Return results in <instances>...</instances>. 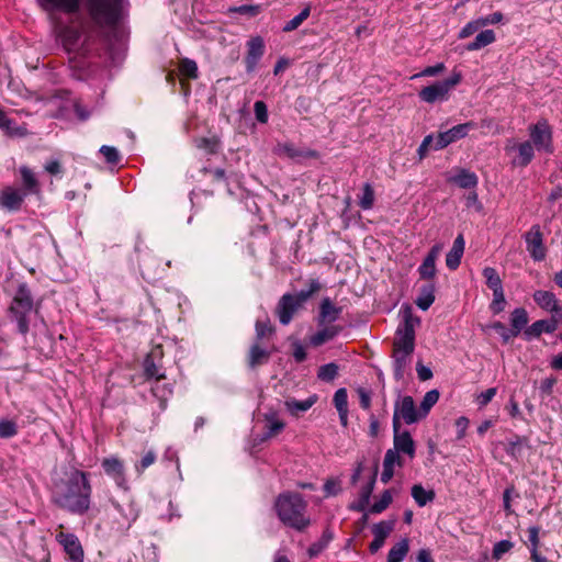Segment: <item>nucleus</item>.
<instances>
[{
	"instance_id": "f704fd0d",
	"label": "nucleus",
	"mask_w": 562,
	"mask_h": 562,
	"mask_svg": "<svg viewBox=\"0 0 562 562\" xmlns=\"http://www.w3.org/2000/svg\"><path fill=\"white\" fill-rule=\"evenodd\" d=\"M495 33L493 30H485L480 32L473 42L467 45L468 50H479L493 42H495Z\"/></svg>"
},
{
	"instance_id": "b1692460",
	"label": "nucleus",
	"mask_w": 562,
	"mask_h": 562,
	"mask_svg": "<svg viewBox=\"0 0 562 562\" xmlns=\"http://www.w3.org/2000/svg\"><path fill=\"white\" fill-rule=\"evenodd\" d=\"M464 252V239L462 235H459L452 245V248L446 256V265L450 270H456L461 262V258Z\"/></svg>"
},
{
	"instance_id": "f3484780",
	"label": "nucleus",
	"mask_w": 562,
	"mask_h": 562,
	"mask_svg": "<svg viewBox=\"0 0 562 562\" xmlns=\"http://www.w3.org/2000/svg\"><path fill=\"white\" fill-rule=\"evenodd\" d=\"M301 307L302 306L295 301L293 294L286 293L279 300L276 307V314L282 325H288Z\"/></svg>"
},
{
	"instance_id": "ddd939ff",
	"label": "nucleus",
	"mask_w": 562,
	"mask_h": 562,
	"mask_svg": "<svg viewBox=\"0 0 562 562\" xmlns=\"http://www.w3.org/2000/svg\"><path fill=\"white\" fill-rule=\"evenodd\" d=\"M56 541L63 547L71 562H83V549L76 535L59 531L56 533Z\"/></svg>"
},
{
	"instance_id": "79ce46f5",
	"label": "nucleus",
	"mask_w": 562,
	"mask_h": 562,
	"mask_svg": "<svg viewBox=\"0 0 562 562\" xmlns=\"http://www.w3.org/2000/svg\"><path fill=\"white\" fill-rule=\"evenodd\" d=\"M483 277L486 280V285L493 291L496 292L498 290H503L502 280L496 271V269L492 267H486L483 269Z\"/></svg>"
},
{
	"instance_id": "13d9d810",
	"label": "nucleus",
	"mask_w": 562,
	"mask_h": 562,
	"mask_svg": "<svg viewBox=\"0 0 562 562\" xmlns=\"http://www.w3.org/2000/svg\"><path fill=\"white\" fill-rule=\"evenodd\" d=\"M100 153L109 164H117L121 159L120 153L115 147L103 145L100 148Z\"/></svg>"
},
{
	"instance_id": "338daca9",
	"label": "nucleus",
	"mask_w": 562,
	"mask_h": 562,
	"mask_svg": "<svg viewBox=\"0 0 562 562\" xmlns=\"http://www.w3.org/2000/svg\"><path fill=\"white\" fill-rule=\"evenodd\" d=\"M496 387H490L485 390L484 392L480 393L476 397V402L481 407L486 406L493 397L496 395Z\"/></svg>"
},
{
	"instance_id": "c9c22d12",
	"label": "nucleus",
	"mask_w": 562,
	"mask_h": 562,
	"mask_svg": "<svg viewBox=\"0 0 562 562\" xmlns=\"http://www.w3.org/2000/svg\"><path fill=\"white\" fill-rule=\"evenodd\" d=\"M409 544L407 539L395 543L389 551L387 562H402L408 553Z\"/></svg>"
},
{
	"instance_id": "de8ad7c7",
	"label": "nucleus",
	"mask_w": 562,
	"mask_h": 562,
	"mask_svg": "<svg viewBox=\"0 0 562 562\" xmlns=\"http://www.w3.org/2000/svg\"><path fill=\"white\" fill-rule=\"evenodd\" d=\"M311 13V8H304L297 15L288 21L283 26L284 32H292L296 30L308 16Z\"/></svg>"
},
{
	"instance_id": "f257e3e1",
	"label": "nucleus",
	"mask_w": 562,
	"mask_h": 562,
	"mask_svg": "<svg viewBox=\"0 0 562 562\" xmlns=\"http://www.w3.org/2000/svg\"><path fill=\"white\" fill-rule=\"evenodd\" d=\"M91 485L85 472L72 470L56 481L52 490V502L75 515H83L90 508Z\"/></svg>"
},
{
	"instance_id": "052dcab7",
	"label": "nucleus",
	"mask_w": 562,
	"mask_h": 562,
	"mask_svg": "<svg viewBox=\"0 0 562 562\" xmlns=\"http://www.w3.org/2000/svg\"><path fill=\"white\" fill-rule=\"evenodd\" d=\"M491 311L495 314L501 313L505 307L504 290L493 292V301L491 303Z\"/></svg>"
},
{
	"instance_id": "e433bc0d",
	"label": "nucleus",
	"mask_w": 562,
	"mask_h": 562,
	"mask_svg": "<svg viewBox=\"0 0 562 562\" xmlns=\"http://www.w3.org/2000/svg\"><path fill=\"white\" fill-rule=\"evenodd\" d=\"M528 324V314L525 308H515L510 315V325L516 336L519 335L522 328Z\"/></svg>"
},
{
	"instance_id": "c756f323",
	"label": "nucleus",
	"mask_w": 562,
	"mask_h": 562,
	"mask_svg": "<svg viewBox=\"0 0 562 562\" xmlns=\"http://www.w3.org/2000/svg\"><path fill=\"white\" fill-rule=\"evenodd\" d=\"M317 401V395H312L304 401H297L295 398H288L284 402L285 408L293 416H299L300 413L308 411Z\"/></svg>"
},
{
	"instance_id": "20e7f679",
	"label": "nucleus",
	"mask_w": 562,
	"mask_h": 562,
	"mask_svg": "<svg viewBox=\"0 0 562 562\" xmlns=\"http://www.w3.org/2000/svg\"><path fill=\"white\" fill-rule=\"evenodd\" d=\"M128 0H86L85 10L94 27L115 26L124 15Z\"/></svg>"
},
{
	"instance_id": "cd10ccee",
	"label": "nucleus",
	"mask_w": 562,
	"mask_h": 562,
	"mask_svg": "<svg viewBox=\"0 0 562 562\" xmlns=\"http://www.w3.org/2000/svg\"><path fill=\"white\" fill-rule=\"evenodd\" d=\"M533 300L541 308L554 313H559L561 311L558 300L552 292L541 290L536 291L533 294Z\"/></svg>"
},
{
	"instance_id": "2f4dec72",
	"label": "nucleus",
	"mask_w": 562,
	"mask_h": 562,
	"mask_svg": "<svg viewBox=\"0 0 562 562\" xmlns=\"http://www.w3.org/2000/svg\"><path fill=\"white\" fill-rule=\"evenodd\" d=\"M435 301V284L427 283L420 286L415 304L423 311H427Z\"/></svg>"
},
{
	"instance_id": "8fccbe9b",
	"label": "nucleus",
	"mask_w": 562,
	"mask_h": 562,
	"mask_svg": "<svg viewBox=\"0 0 562 562\" xmlns=\"http://www.w3.org/2000/svg\"><path fill=\"white\" fill-rule=\"evenodd\" d=\"M527 441V438L520 437L518 435H514L505 448L506 452L513 457L514 459H517L520 453V446Z\"/></svg>"
},
{
	"instance_id": "6e6552de",
	"label": "nucleus",
	"mask_w": 562,
	"mask_h": 562,
	"mask_svg": "<svg viewBox=\"0 0 562 562\" xmlns=\"http://www.w3.org/2000/svg\"><path fill=\"white\" fill-rule=\"evenodd\" d=\"M58 38L60 40L63 47L68 53H79L85 55L87 49L85 48L87 36L83 38L81 31L75 26L64 25L59 27Z\"/></svg>"
},
{
	"instance_id": "f8f14e48",
	"label": "nucleus",
	"mask_w": 562,
	"mask_h": 562,
	"mask_svg": "<svg viewBox=\"0 0 562 562\" xmlns=\"http://www.w3.org/2000/svg\"><path fill=\"white\" fill-rule=\"evenodd\" d=\"M82 0H36L38 7L49 13H64L67 15L77 14Z\"/></svg>"
},
{
	"instance_id": "a19ab883",
	"label": "nucleus",
	"mask_w": 562,
	"mask_h": 562,
	"mask_svg": "<svg viewBox=\"0 0 562 562\" xmlns=\"http://www.w3.org/2000/svg\"><path fill=\"white\" fill-rule=\"evenodd\" d=\"M321 283L316 279H312L308 282V286L305 290H301L296 294H293L295 297V301L299 303V305L303 306V304L315 293H317L321 290Z\"/></svg>"
},
{
	"instance_id": "6e6d98bb",
	"label": "nucleus",
	"mask_w": 562,
	"mask_h": 562,
	"mask_svg": "<svg viewBox=\"0 0 562 562\" xmlns=\"http://www.w3.org/2000/svg\"><path fill=\"white\" fill-rule=\"evenodd\" d=\"M514 547V543L509 540H501L493 547L492 555L495 560L502 559V557L509 552Z\"/></svg>"
},
{
	"instance_id": "c85d7f7f",
	"label": "nucleus",
	"mask_w": 562,
	"mask_h": 562,
	"mask_svg": "<svg viewBox=\"0 0 562 562\" xmlns=\"http://www.w3.org/2000/svg\"><path fill=\"white\" fill-rule=\"evenodd\" d=\"M266 426L262 440H267L278 436L285 427V424L278 418L276 413H269L265 415Z\"/></svg>"
},
{
	"instance_id": "6ab92c4d",
	"label": "nucleus",
	"mask_w": 562,
	"mask_h": 562,
	"mask_svg": "<svg viewBox=\"0 0 562 562\" xmlns=\"http://www.w3.org/2000/svg\"><path fill=\"white\" fill-rule=\"evenodd\" d=\"M442 250V245L436 244L434 245L424 261L418 268V273L420 279L431 280L435 278L437 269H436V260L438 259L440 252Z\"/></svg>"
},
{
	"instance_id": "09e8293b",
	"label": "nucleus",
	"mask_w": 562,
	"mask_h": 562,
	"mask_svg": "<svg viewBox=\"0 0 562 562\" xmlns=\"http://www.w3.org/2000/svg\"><path fill=\"white\" fill-rule=\"evenodd\" d=\"M179 70L182 76L188 78L195 79L198 77V65L192 59H181L179 64Z\"/></svg>"
},
{
	"instance_id": "4468645a",
	"label": "nucleus",
	"mask_w": 562,
	"mask_h": 562,
	"mask_svg": "<svg viewBox=\"0 0 562 562\" xmlns=\"http://www.w3.org/2000/svg\"><path fill=\"white\" fill-rule=\"evenodd\" d=\"M113 505L121 516V518L117 520L119 531L125 535L132 525L137 520L139 516V509L134 502H127L125 504L113 502Z\"/></svg>"
},
{
	"instance_id": "72a5a7b5",
	"label": "nucleus",
	"mask_w": 562,
	"mask_h": 562,
	"mask_svg": "<svg viewBox=\"0 0 562 562\" xmlns=\"http://www.w3.org/2000/svg\"><path fill=\"white\" fill-rule=\"evenodd\" d=\"M20 173H21L22 181H23V189H21V190L23 192H27V195L32 194V193H37L40 190L38 181L35 178V175L33 173V171L30 168L23 166L20 168Z\"/></svg>"
},
{
	"instance_id": "393cba45",
	"label": "nucleus",
	"mask_w": 562,
	"mask_h": 562,
	"mask_svg": "<svg viewBox=\"0 0 562 562\" xmlns=\"http://www.w3.org/2000/svg\"><path fill=\"white\" fill-rule=\"evenodd\" d=\"M341 330L342 327L339 325H324V328L311 336L310 344L314 347H319L334 339Z\"/></svg>"
},
{
	"instance_id": "5701e85b",
	"label": "nucleus",
	"mask_w": 562,
	"mask_h": 562,
	"mask_svg": "<svg viewBox=\"0 0 562 562\" xmlns=\"http://www.w3.org/2000/svg\"><path fill=\"white\" fill-rule=\"evenodd\" d=\"M394 432V450L408 454L411 458L415 456V442L408 431L400 432V428L393 429Z\"/></svg>"
},
{
	"instance_id": "3c124183",
	"label": "nucleus",
	"mask_w": 562,
	"mask_h": 562,
	"mask_svg": "<svg viewBox=\"0 0 562 562\" xmlns=\"http://www.w3.org/2000/svg\"><path fill=\"white\" fill-rule=\"evenodd\" d=\"M333 403H334L337 412L349 411L348 409V393L345 387H340L335 392Z\"/></svg>"
},
{
	"instance_id": "a18cd8bd",
	"label": "nucleus",
	"mask_w": 562,
	"mask_h": 562,
	"mask_svg": "<svg viewBox=\"0 0 562 562\" xmlns=\"http://www.w3.org/2000/svg\"><path fill=\"white\" fill-rule=\"evenodd\" d=\"M338 374V366L334 362L321 366L317 378L325 382H331Z\"/></svg>"
},
{
	"instance_id": "412c9836",
	"label": "nucleus",
	"mask_w": 562,
	"mask_h": 562,
	"mask_svg": "<svg viewBox=\"0 0 562 562\" xmlns=\"http://www.w3.org/2000/svg\"><path fill=\"white\" fill-rule=\"evenodd\" d=\"M342 308L340 306H336L329 297H324L321 302L319 314L317 318L318 326L330 325L336 322Z\"/></svg>"
},
{
	"instance_id": "680f3d73",
	"label": "nucleus",
	"mask_w": 562,
	"mask_h": 562,
	"mask_svg": "<svg viewBox=\"0 0 562 562\" xmlns=\"http://www.w3.org/2000/svg\"><path fill=\"white\" fill-rule=\"evenodd\" d=\"M157 457L156 453L153 450L147 451L143 458L140 459L139 463L135 465L136 471L142 473L144 470H146L148 467L155 463Z\"/></svg>"
},
{
	"instance_id": "473e14b6",
	"label": "nucleus",
	"mask_w": 562,
	"mask_h": 562,
	"mask_svg": "<svg viewBox=\"0 0 562 562\" xmlns=\"http://www.w3.org/2000/svg\"><path fill=\"white\" fill-rule=\"evenodd\" d=\"M0 128L9 136H24L26 134V130L22 126H18L1 108Z\"/></svg>"
},
{
	"instance_id": "bb28decb",
	"label": "nucleus",
	"mask_w": 562,
	"mask_h": 562,
	"mask_svg": "<svg viewBox=\"0 0 562 562\" xmlns=\"http://www.w3.org/2000/svg\"><path fill=\"white\" fill-rule=\"evenodd\" d=\"M449 181L462 189H475L479 183L477 176L468 169H459L457 175L449 178Z\"/></svg>"
},
{
	"instance_id": "58836bf2",
	"label": "nucleus",
	"mask_w": 562,
	"mask_h": 562,
	"mask_svg": "<svg viewBox=\"0 0 562 562\" xmlns=\"http://www.w3.org/2000/svg\"><path fill=\"white\" fill-rule=\"evenodd\" d=\"M161 380H157L151 387L153 395L159 400V406L165 409L167 406L168 397L171 395L172 390L167 384H161Z\"/></svg>"
},
{
	"instance_id": "1a4fd4ad",
	"label": "nucleus",
	"mask_w": 562,
	"mask_h": 562,
	"mask_svg": "<svg viewBox=\"0 0 562 562\" xmlns=\"http://www.w3.org/2000/svg\"><path fill=\"white\" fill-rule=\"evenodd\" d=\"M531 144L539 151L552 153V132L546 120L538 121L529 126Z\"/></svg>"
},
{
	"instance_id": "4d7b16f0",
	"label": "nucleus",
	"mask_w": 562,
	"mask_h": 562,
	"mask_svg": "<svg viewBox=\"0 0 562 562\" xmlns=\"http://www.w3.org/2000/svg\"><path fill=\"white\" fill-rule=\"evenodd\" d=\"M272 331L273 328L269 319L256 322V341H260L266 336L271 335Z\"/></svg>"
},
{
	"instance_id": "69168bd1",
	"label": "nucleus",
	"mask_w": 562,
	"mask_h": 562,
	"mask_svg": "<svg viewBox=\"0 0 562 562\" xmlns=\"http://www.w3.org/2000/svg\"><path fill=\"white\" fill-rule=\"evenodd\" d=\"M255 115L258 122L267 123L268 121V109L263 101H256L254 104Z\"/></svg>"
},
{
	"instance_id": "4be33fe9",
	"label": "nucleus",
	"mask_w": 562,
	"mask_h": 562,
	"mask_svg": "<svg viewBox=\"0 0 562 562\" xmlns=\"http://www.w3.org/2000/svg\"><path fill=\"white\" fill-rule=\"evenodd\" d=\"M271 357V351L263 347L260 341H255L247 355V364L250 369H256L266 364Z\"/></svg>"
},
{
	"instance_id": "a878e982",
	"label": "nucleus",
	"mask_w": 562,
	"mask_h": 562,
	"mask_svg": "<svg viewBox=\"0 0 562 562\" xmlns=\"http://www.w3.org/2000/svg\"><path fill=\"white\" fill-rule=\"evenodd\" d=\"M558 327L555 319H540L526 328L525 336L527 339L539 337L542 333H553Z\"/></svg>"
},
{
	"instance_id": "7ed1b4c3",
	"label": "nucleus",
	"mask_w": 562,
	"mask_h": 562,
	"mask_svg": "<svg viewBox=\"0 0 562 562\" xmlns=\"http://www.w3.org/2000/svg\"><path fill=\"white\" fill-rule=\"evenodd\" d=\"M273 508L280 521L297 531L305 530L311 525L307 516V502L300 493L284 492L277 496Z\"/></svg>"
},
{
	"instance_id": "37998d69",
	"label": "nucleus",
	"mask_w": 562,
	"mask_h": 562,
	"mask_svg": "<svg viewBox=\"0 0 562 562\" xmlns=\"http://www.w3.org/2000/svg\"><path fill=\"white\" fill-rule=\"evenodd\" d=\"M394 528V521L391 520H382L372 526L373 537L380 540L385 541L389 535L392 532Z\"/></svg>"
},
{
	"instance_id": "9b49d317",
	"label": "nucleus",
	"mask_w": 562,
	"mask_h": 562,
	"mask_svg": "<svg viewBox=\"0 0 562 562\" xmlns=\"http://www.w3.org/2000/svg\"><path fill=\"white\" fill-rule=\"evenodd\" d=\"M507 153L516 150L517 155L513 158L512 164L515 167H527L535 157V147L531 142L526 140L522 143H516L513 139L507 140L505 146Z\"/></svg>"
},
{
	"instance_id": "9d476101",
	"label": "nucleus",
	"mask_w": 562,
	"mask_h": 562,
	"mask_svg": "<svg viewBox=\"0 0 562 562\" xmlns=\"http://www.w3.org/2000/svg\"><path fill=\"white\" fill-rule=\"evenodd\" d=\"M475 123L467 122L463 124H458L446 132H440L436 137L434 149H442L451 143L465 137L470 131L475 128Z\"/></svg>"
},
{
	"instance_id": "4c0bfd02",
	"label": "nucleus",
	"mask_w": 562,
	"mask_h": 562,
	"mask_svg": "<svg viewBox=\"0 0 562 562\" xmlns=\"http://www.w3.org/2000/svg\"><path fill=\"white\" fill-rule=\"evenodd\" d=\"M439 396H440V394H439V392L437 390H430V391H428L425 394V396H424V398H423V401H422V403H420V405L418 407L420 416L423 417V419L427 417V415L429 414L430 409L438 402Z\"/></svg>"
},
{
	"instance_id": "aec40b11",
	"label": "nucleus",
	"mask_w": 562,
	"mask_h": 562,
	"mask_svg": "<svg viewBox=\"0 0 562 562\" xmlns=\"http://www.w3.org/2000/svg\"><path fill=\"white\" fill-rule=\"evenodd\" d=\"M101 465L105 474L112 477L119 486L125 484V468L122 460L116 457L105 458Z\"/></svg>"
},
{
	"instance_id": "864d4df0",
	"label": "nucleus",
	"mask_w": 562,
	"mask_h": 562,
	"mask_svg": "<svg viewBox=\"0 0 562 562\" xmlns=\"http://www.w3.org/2000/svg\"><path fill=\"white\" fill-rule=\"evenodd\" d=\"M374 202V191L369 183L363 186L362 196L360 198L359 205L363 210H370Z\"/></svg>"
},
{
	"instance_id": "f03ea898",
	"label": "nucleus",
	"mask_w": 562,
	"mask_h": 562,
	"mask_svg": "<svg viewBox=\"0 0 562 562\" xmlns=\"http://www.w3.org/2000/svg\"><path fill=\"white\" fill-rule=\"evenodd\" d=\"M420 323V318L414 316L411 310L404 314L403 323L397 327L393 341V370L394 378L401 381L404 378L406 369L412 362V356L415 349V327Z\"/></svg>"
},
{
	"instance_id": "c03bdc74",
	"label": "nucleus",
	"mask_w": 562,
	"mask_h": 562,
	"mask_svg": "<svg viewBox=\"0 0 562 562\" xmlns=\"http://www.w3.org/2000/svg\"><path fill=\"white\" fill-rule=\"evenodd\" d=\"M144 372L147 378H155L156 381L165 379V374L159 372V368L156 366L154 361V352L147 355V357L145 358Z\"/></svg>"
},
{
	"instance_id": "bf43d9fd",
	"label": "nucleus",
	"mask_w": 562,
	"mask_h": 562,
	"mask_svg": "<svg viewBox=\"0 0 562 562\" xmlns=\"http://www.w3.org/2000/svg\"><path fill=\"white\" fill-rule=\"evenodd\" d=\"M492 328L502 337L503 341L505 344L509 342L514 337H516V334L513 331V329H508L503 323L496 322L492 325Z\"/></svg>"
},
{
	"instance_id": "2eb2a0df",
	"label": "nucleus",
	"mask_w": 562,
	"mask_h": 562,
	"mask_svg": "<svg viewBox=\"0 0 562 562\" xmlns=\"http://www.w3.org/2000/svg\"><path fill=\"white\" fill-rule=\"evenodd\" d=\"M527 250L536 261H541L546 257V248L543 246V238L540 227L533 225L525 235Z\"/></svg>"
},
{
	"instance_id": "603ef678",
	"label": "nucleus",
	"mask_w": 562,
	"mask_h": 562,
	"mask_svg": "<svg viewBox=\"0 0 562 562\" xmlns=\"http://www.w3.org/2000/svg\"><path fill=\"white\" fill-rule=\"evenodd\" d=\"M391 503H392V495H391V492L389 490H386L383 492L380 499L371 506L369 512L371 514H380L383 510H385Z\"/></svg>"
},
{
	"instance_id": "0eeeda50",
	"label": "nucleus",
	"mask_w": 562,
	"mask_h": 562,
	"mask_svg": "<svg viewBox=\"0 0 562 562\" xmlns=\"http://www.w3.org/2000/svg\"><path fill=\"white\" fill-rule=\"evenodd\" d=\"M460 76L454 75L451 78L437 81L419 91V98L427 103H435L448 99L449 91L459 83Z\"/></svg>"
},
{
	"instance_id": "ea45409f",
	"label": "nucleus",
	"mask_w": 562,
	"mask_h": 562,
	"mask_svg": "<svg viewBox=\"0 0 562 562\" xmlns=\"http://www.w3.org/2000/svg\"><path fill=\"white\" fill-rule=\"evenodd\" d=\"M412 496L418 506L423 507L435 498L434 491L425 490L420 484L412 487Z\"/></svg>"
},
{
	"instance_id": "dca6fc26",
	"label": "nucleus",
	"mask_w": 562,
	"mask_h": 562,
	"mask_svg": "<svg viewBox=\"0 0 562 562\" xmlns=\"http://www.w3.org/2000/svg\"><path fill=\"white\" fill-rule=\"evenodd\" d=\"M245 65L247 72H252L265 54V42L261 36H254L246 44Z\"/></svg>"
},
{
	"instance_id": "774afa93",
	"label": "nucleus",
	"mask_w": 562,
	"mask_h": 562,
	"mask_svg": "<svg viewBox=\"0 0 562 562\" xmlns=\"http://www.w3.org/2000/svg\"><path fill=\"white\" fill-rule=\"evenodd\" d=\"M395 464L402 465L400 454L394 449H389L385 452L383 465L394 468Z\"/></svg>"
},
{
	"instance_id": "39448f33",
	"label": "nucleus",
	"mask_w": 562,
	"mask_h": 562,
	"mask_svg": "<svg viewBox=\"0 0 562 562\" xmlns=\"http://www.w3.org/2000/svg\"><path fill=\"white\" fill-rule=\"evenodd\" d=\"M33 310V297L29 286L25 283L19 285L11 305L9 313L12 318L16 321L19 331L26 334L29 331V315Z\"/></svg>"
},
{
	"instance_id": "a211bd4d",
	"label": "nucleus",
	"mask_w": 562,
	"mask_h": 562,
	"mask_svg": "<svg viewBox=\"0 0 562 562\" xmlns=\"http://www.w3.org/2000/svg\"><path fill=\"white\" fill-rule=\"evenodd\" d=\"M26 195L27 192L21 189L5 187L0 193V206L9 212H15L21 209Z\"/></svg>"
},
{
	"instance_id": "7c9ffc66",
	"label": "nucleus",
	"mask_w": 562,
	"mask_h": 562,
	"mask_svg": "<svg viewBox=\"0 0 562 562\" xmlns=\"http://www.w3.org/2000/svg\"><path fill=\"white\" fill-rule=\"evenodd\" d=\"M375 475H376V471L374 472V474L371 477V480L361 488L360 497H359L358 502L353 503L350 506V508L352 510L364 512L366 508L368 507L369 502H370V497H371V494L373 492L374 484H375Z\"/></svg>"
},
{
	"instance_id": "e2e57ef3",
	"label": "nucleus",
	"mask_w": 562,
	"mask_h": 562,
	"mask_svg": "<svg viewBox=\"0 0 562 562\" xmlns=\"http://www.w3.org/2000/svg\"><path fill=\"white\" fill-rule=\"evenodd\" d=\"M18 432L15 423L11 420L0 422V438H10Z\"/></svg>"
},
{
	"instance_id": "5fc2aeb1",
	"label": "nucleus",
	"mask_w": 562,
	"mask_h": 562,
	"mask_svg": "<svg viewBox=\"0 0 562 562\" xmlns=\"http://www.w3.org/2000/svg\"><path fill=\"white\" fill-rule=\"evenodd\" d=\"M513 497L518 498L519 494L515 491V487L512 485V486H508L507 488H505V491L503 493V507H504V510L507 516L514 514V510L512 508V498Z\"/></svg>"
},
{
	"instance_id": "0e129e2a",
	"label": "nucleus",
	"mask_w": 562,
	"mask_h": 562,
	"mask_svg": "<svg viewBox=\"0 0 562 562\" xmlns=\"http://www.w3.org/2000/svg\"><path fill=\"white\" fill-rule=\"evenodd\" d=\"M436 138L432 135H427L417 149L419 159H423L428 154L429 149H434Z\"/></svg>"
},
{
	"instance_id": "423d86ee",
	"label": "nucleus",
	"mask_w": 562,
	"mask_h": 562,
	"mask_svg": "<svg viewBox=\"0 0 562 562\" xmlns=\"http://www.w3.org/2000/svg\"><path fill=\"white\" fill-rule=\"evenodd\" d=\"M401 419L407 425L418 423L423 419L418 407L415 405L414 398L409 395H398L395 401L392 420L393 429L401 428Z\"/></svg>"
},
{
	"instance_id": "49530a36",
	"label": "nucleus",
	"mask_w": 562,
	"mask_h": 562,
	"mask_svg": "<svg viewBox=\"0 0 562 562\" xmlns=\"http://www.w3.org/2000/svg\"><path fill=\"white\" fill-rule=\"evenodd\" d=\"M196 148L206 154H215L218 149V140L215 137H200L194 140Z\"/></svg>"
}]
</instances>
